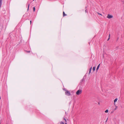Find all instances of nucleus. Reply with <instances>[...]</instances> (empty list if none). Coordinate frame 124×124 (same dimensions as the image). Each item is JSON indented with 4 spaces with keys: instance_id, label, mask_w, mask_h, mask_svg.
Masks as SVG:
<instances>
[{
    "instance_id": "nucleus-6",
    "label": "nucleus",
    "mask_w": 124,
    "mask_h": 124,
    "mask_svg": "<svg viewBox=\"0 0 124 124\" xmlns=\"http://www.w3.org/2000/svg\"><path fill=\"white\" fill-rule=\"evenodd\" d=\"M117 98H116L114 100V102L115 103H114V104L115 105V103L117 101Z\"/></svg>"
},
{
    "instance_id": "nucleus-17",
    "label": "nucleus",
    "mask_w": 124,
    "mask_h": 124,
    "mask_svg": "<svg viewBox=\"0 0 124 124\" xmlns=\"http://www.w3.org/2000/svg\"><path fill=\"white\" fill-rule=\"evenodd\" d=\"M116 108L115 109V110H116V109L117 108V107L116 106Z\"/></svg>"
},
{
    "instance_id": "nucleus-12",
    "label": "nucleus",
    "mask_w": 124,
    "mask_h": 124,
    "mask_svg": "<svg viewBox=\"0 0 124 124\" xmlns=\"http://www.w3.org/2000/svg\"><path fill=\"white\" fill-rule=\"evenodd\" d=\"M35 10V7H34L33 8V11L34 12Z\"/></svg>"
},
{
    "instance_id": "nucleus-1",
    "label": "nucleus",
    "mask_w": 124,
    "mask_h": 124,
    "mask_svg": "<svg viewBox=\"0 0 124 124\" xmlns=\"http://www.w3.org/2000/svg\"><path fill=\"white\" fill-rule=\"evenodd\" d=\"M65 94L66 95L68 96H70L71 95L70 92L68 90H65Z\"/></svg>"
},
{
    "instance_id": "nucleus-13",
    "label": "nucleus",
    "mask_w": 124,
    "mask_h": 124,
    "mask_svg": "<svg viewBox=\"0 0 124 124\" xmlns=\"http://www.w3.org/2000/svg\"><path fill=\"white\" fill-rule=\"evenodd\" d=\"M84 78H83L82 80H81V82H83V81H84Z\"/></svg>"
},
{
    "instance_id": "nucleus-25",
    "label": "nucleus",
    "mask_w": 124,
    "mask_h": 124,
    "mask_svg": "<svg viewBox=\"0 0 124 124\" xmlns=\"http://www.w3.org/2000/svg\"><path fill=\"white\" fill-rule=\"evenodd\" d=\"M34 0H33V1H34Z\"/></svg>"
},
{
    "instance_id": "nucleus-3",
    "label": "nucleus",
    "mask_w": 124,
    "mask_h": 124,
    "mask_svg": "<svg viewBox=\"0 0 124 124\" xmlns=\"http://www.w3.org/2000/svg\"><path fill=\"white\" fill-rule=\"evenodd\" d=\"M113 17V16L112 15H110L109 14H108L107 16V17L109 19L111 18H112Z\"/></svg>"
},
{
    "instance_id": "nucleus-18",
    "label": "nucleus",
    "mask_w": 124,
    "mask_h": 124,
    "mask_svg": "<svg viewBox=\"0 0 124 124\" xmlns=\"http://www.w3.org/2000/svg\"><path fill=\"white\" fill-rule=\"evenodd\" d=\"M64 119L65 120V121L66 122H67L66 120V119H65V118H64Z\"/></svg>"
},
{
    "instance_id": "nucleus-23",
    "label": "nucleus",
    "mask_w": 124,
    "mask_h": 124,
    "mask_svg": "<svg viewBox=\"0 0 124 124\" xmlns=\"http://www.w3.org/2000/svg\"><path fill=\"white\" fill-rule=\"evenodd\" d=\"M117 40L118 39V38H117Z\"/></svg>"
},
{
    "instance_id": "nucleus-14",
    "label": "nucleus",
    "mask_w": 124,
    "mask_h": 124,
    "mask_svg": "<svg viewBox=\"0 0 124 124\" xmlns=\"http://www.w3.org/2000/svg\"><path fill=\"white\" fill-rule=\"evenodd\" d=\"M29 5H30V4H29L28 6V9H27L28 10H29Z\"/></svg>"
},
{
    "instance_id": "nucleus-16",
    "label": "nucleus",
    "mask_w": 124,
    "mask_h": 124,
    "mask_svg": "<svg viewBox=\"0 0 124 124\" xmlns=\"http://www.w3.org/2000/svg\"><path fill=\"white\" fill-rule=\"evenodd\" d=\"M98 13V14L99 15H101V14H100V13Z\"/></svg>"
},
{
    "instance_id": "nucleus-8",
    "label": "nucleus",
    "mask_w": 124,
    "mask_h": 124,
    "mask_svg": "<svg viewBox=\"0 0 124 124\" xmlns=\"http://www.w3.org/2000/svg\"><path fill=\"white\" fill-rule=\"evenodd\" d=\"M63 15L64 16L66 15L65 14L64 12V11L63 12Z\"/></svg>"
},
{
    "instance_id": "nucleus-9",
    "label": "nucleus",
    "mask_w": 124,
    "mask_h": 124,
    "mask_svg": "<svg viewBox=\"0 0 124 124\" xmlns=\"http://www.w3.org/2000/svg\"><path fill=\"white\" fill-rule=\"evenodd\" d=\"M108 109H107V110H106L105 111V113H108Z\"/></svg>"
},
{
    "instance_id": "nucleus-11",
    "label": "nucleus",
    "mask_w": 124,
    "mask_h": 124,
    "mask_svg": "<svg viewBox=\"0 0 124 124\" xmlns=\"http://www.w3.org/2000/svg\"><path fill=\"white\" fill-rule=\"evenodd\" d=\"M60 124H64V123L62 122H61Z\"/></svg>"
},
{
    "instance_id": "nucleus-24",
    "label": "nucleus",
    "mask_w": 124,
    "mask_h": 124,
    "mask_svg": "<svg viewBox=\"0 0 124 124\" xmlns=\"http://www.w3.org/2000/svg\"><path fill=\"white\" fill-rule=\"evenodd\" d=\"M1 99V97H0V99Z\"/></svg>"
},
{
    "instance_id": "nucleus-2",
    "label": "nucleus",
    "mask_w": 124,
    "mask_h": 124,
    "mask_svg": "<svg viewBox=\"0 0 124 124\" xmlns=\"http://www.w3.org/2000/svg\"><path fill=\"white\" fill-rule=\"evenodd\" d=\"M82 92V91L80 90H78L76 92V94L77 95H79Z\"/></svg>"
},
{
    "instance_id": "nucleus-5",
    "label": "nucleus",
    "mask_w": 124,
    "mask_h": 124,
    "mask_svg": "<svg viewBox=\"0 0 124 124\" xmlns=\"http://www.w3.org/2000/svg\"><path fill=\"white\" fill-rule=\"evenodd\" d=\"M92 69V67H91L90 69L89 74H90L91 72V70Z\"/></svg>"
},
{
    "instance_id": "nucleus-21",
    "label": "nucleus",
    "mask_w": 124,
    "mask_h": 124,
    "mask_svg": "<svg viewBox=\"0 0 124 124\" xmlns=\"http://www.w3.org/2000/svg\"><path fill=\"white\" fill-rule=\"evenodd\" d=\"M85 12L86 13V10H85Z\"/></svg>"
},
{
    "instance_id": "nucleus-10",
    "label": "nucleus",
    "mask_w": 124,
    "mask_h": 124,
    "mask_svg": "<svg viewBox=\"0 0 124 124\" xmlns=\"http://www.w3.org/2000/svg\"><path fill=\"white\" fill-rule=\"evenodd\" d=\"M110 34H109V38H108V39L107 40L108 41V40H109V39H110Z\"/></svg>"
},
{
    "instance_id": "nucleus-20",
    "label": "nucleus",
    "mask_w": 124,
    "mask_h": 124,
    "mask_svg": "<svg viewBox=\"0 0 124 124\" xmlns=\"http://www.w3.org/2000/svg\"><path fill=\"white\" fill-rule=\"evenodd\" d=\"M107 120H108V118L107 119V120H106V122L107 121Z\"/></svg>"
},
{
    "instance_id": "nucleus-15",
    "label": "nucleus",
    "mask_w": 124,
    "mask_h": 124,
    "mask_svg": "<svg viewBox=\"0 0 124 124\" xmlns=\"http://www.w3.org/2000/svg\"><path fill=\"white\" fill-rule=\"evenodd\" d=\"M26 52L27 53H30V51H26Z\"/></svg>"
},
{
    "instance_id": "nucleus-7",
    "label": "nucleus",
    "mask_w": 124,
    "mask_h": 124,
    "mask_svg": "<svg viewBox=\"0 0 124 124\" xmlns=\"http://www.w3.org/2000/svg\"><path fill=\"white\" fill-rule=\"evenodd\" d=\"M95 67H93V71H94L95 70Z\"/></svg>"
},
{
    "instance_id": "nucleus-4",
    "label": "nucleus",
    "mask_w": 124,
    "mask_h": 124,
    "mask_svg": "<svg viewBox=\"0 0 124 124\" xmlns=\"http://www.w3.org/2000/svg\"><path fill=\"white\" fill-rule=\"evenodd\" d=\"M100 64H99L98 65V66L97 67V68L96 69V71H97V70H98V69H99V67H100Z\"/></svg>"
},
{
    "instance_id": "nucleus-19",
    "label": "nucleus",
    "mask_w": 124,
    "mask_h": 124,
    "mask_svg": "<svg viewBox=\"0 0 124 124\" xmlns=\"http://www.w3.org/2000/svg\"><path fill=\"white\" fill-rule=\"evenodd\" d=\"M30 23H31V21H30Z\"/></svg>"
},
{
    "instance_id": "nucleus-22",
    "label": "nucleus",
    "mask_w": 124,
    "mask_h": 124,
    "mask_svg": "<svg viewBox=\"0 0 124 124\" xmlns=\"http://www.w3.org/2000/svg\"><path fill=\"white\" fill-rule=\"evenodd\" d=\"M65 124H67L66 123H65Z\"/></svg>"
}]
</instances>
